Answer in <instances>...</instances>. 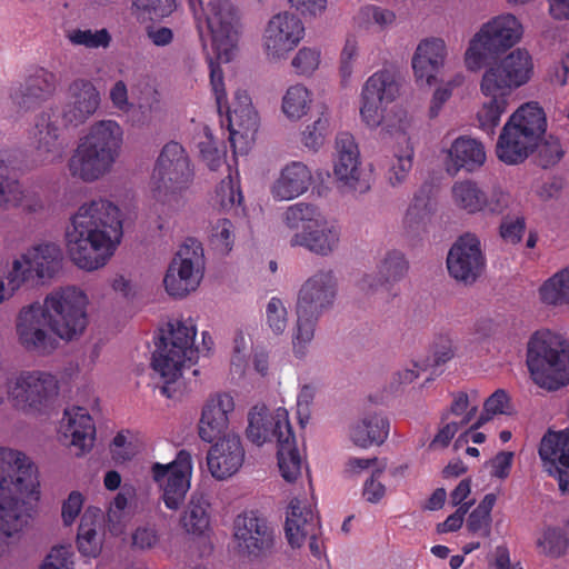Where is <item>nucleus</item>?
<instances>
[{
  "mask_svg": "<svg viewBox=\"0 0 569 569\" xmlns=\"http://www.w3.org/2000/svg\"><path fill=\"white\" fill-rule=\"evenodd\" d=\"M132 4L140 18L157 20L173 12L176 0H132Z\"/></svg>",
  "mask_w": 569,
  "mask_h": 569,
  "instance_id": "de8ad7c7",
  "label": "nucleus"
},
{
  "mask_svg": "<svg viewBox=\"0 0 569 569\" xmlns=\"http://www.w3.org/2000/svg\"><path fill=\"white\" fill-rule=\"evenodd\" d=\"M98 509L91 512L88 509L81 517L78 528L77 546L81 555L86 557H97L100 552V542L97 537L96 522Z\"/></svg>",
  "mask_w": 569,
  "mask_h": 569,
  "instance_id": "c03bdc74",
  "label": "nucleus"
},
{
  "mask_svg": "<svg viewBox=\"0 0 569 569\" xmlns=\"http://www.w3.org/2000/svg\"><path fill=\"white\" fill-rule=\"evenodd\" d=\"M399 93V84L389 70L375 72L365 82L361 91L360 116L370 128H377L383 120V103L392 102Z\"/></svg>",
  "mask_w": 569,
  "mask_h": 569,
  "instance_id": "a211bd4d",
  "label": "nucleus"
},
{
  "mask_svg": "<svg viewBox=\"0 0 569 569\" xmlns=\"http://www.w3.org/2000/svg\"><path fill=\"white\" fill-rule=\"evenodd\" d=\"M521 33L522 27L515 16L502 14L492 19L470 41L465 54L467 69H481L489 58L515 46Z\"/></svg>",
  "mask_w": 569,
  "mask_h": 569,
  "instance_id": "ddd939ff",
  "label": "nucleus"
},
{
  "mask_svg": "<svg viewBox=\"0 0 569 569\" xmlns=\"http://www.w3.org/2000/svg\"><path fill=\"white\" fill-rule=\"evenodd\" d=\"M100 93L90 80L77 79L69 84L61 119L66 127H78L96 113Z\"/></svg>",
  "mask_w": 569,
  "mask_h": 569,
  "instance_id": "b1692460",
  "label": "nucleus"
},
{
  "mask_svg": "<svg viewBox=\"0 0 569 569\" xmlns=\"http://www.w3.org/2000/svg\"><path fill=\"white\" fill-rule=\"evenodd\" d=\"M476 416V408H472L466 416H463L459 420H453L448 423H446L442 428L439 429L437 435L435 436L433 440L430 443L431 448L436 447H447L451 439L455 437V435L458 432V430L468 423L475 418Z\"/></svg>",
  "mask_w": 569,
  "mask_h": 569,
  "instance_id": "864d4df0",
  "label": "nucleus"
},
{
  "mask_svg": "<svg viewBox=\"0 0 569 569\" xmlns=\"http://www.w3.org/2000/svg\"><path fill=\"white\" fill-rule=\"evenodd\" d=\"M38 149L51 153L52 158L61 157L66 143L61 138L59 127L51 121L49 114H42L36 123Z\"/></svg>",
  "mask_w": 569,
  "mask_h": 569,
  "instance_id": "79ce46f5",
  "label": "nucleus"
},
{
  "mask_svg": "<svg viewBox=\"0 0 569 569\" xmlns=\"http://www.w3.org/2000/svg\"><path fill=\"white\" fill-rule=\"evenodd\" d=\"M569 540L566 531L560 527H547L537 539L539 551L550 558L563 556L568 549Z\"/></svg>",
  "mask_w": 569,
  "mask_h": 569,
  "instance_id": "a18cd8bd",
  "label": "nucleus"
},
{
  "mask_svg": "<svg viewBox=\"0 0 569 569\" xmlns=\"http://www.w3.org/2000/svg\"><path fill=\"white\" fill-rule=\"evenodd\" d=\"M385 466L381 468L376 469L370 478L366 480L363 485V497L367 501L376 503L380 501L385 493H386V487L380 481V477L383 472Z\"/></svg>",
  "mask_w": 569,
  "mask_h": 569,
  "instance_id": "0e129e2a",
  "label": "nucleus"
},
{
  "mask_svg": "<svg viewBox=\"0 0 569 569\" xmlns=\"http://www.w3.org/2000/svg\"><path fill=\"white\" fill-rule=\"evenodd\" d=\"M193 179V170L186 149L177 141L166 143L154 163L153 193L158 201L171 203Z\"/></svg>",
  "mask_w": 569,
  "mask_h": 569,
  "instance_id": "f8f14e48",
  "label": "nucleus"
},
{
  "mask_svg": "<svg viewBox=\"0 0 569 569\" xmlns=\"http://www.w3.org/2000/svg\"><path fill=\"white\" fill-rule=\"evenodd\" d=\"M21 184L17 179L0 176V208L7 209L21 200Z\"/></svg>",
  "mask_w": 569,
  "mask_h": 569,
  "instance_id": "052dcab7",
  "label": "nucleus"
},
{
  "mask_svg": "<svg viewBox=\"0 0 569 569\" xmlns=\"http://www.w3.org/2000/svg\"><path fill=\"white\" fill-rule=\"evenodd\" d=\"M27 253L38 279L51 278L60 268L61 251L53 243L36 246Z\"/></svg>",
  "mask_w": 569,
  "mask_h": 569,
  "instance_id": "ea45409f",
  "label": "nucleus"
},
{
  "mask_svg": "<svg viewBox=\"0 0 569 569\" xmlns=\"http://www.w3.org/2000/svg\"><path fill=\"white\" fill-rule=\"evenodd\" d=\"M247 438L257 446L277 443L278 466L282 478L293 482L301 475L302 460L284 408L270 412L264 405L254 406L248 415Z\"/></svg>",
  "mask_w": 569,
  "mask_h": 569,
  "instance_id": "39448f33",
  "label": "nucleus"
},
{
  "mask_svg": "<svg viewBox=\"0 0 569 569\" xmlns=\"http://www.w3.org/2000/svg\"><path fill=\"white\" fill-rule=\"evenodd\" d=\"M481 93L487 98V101L478 111L477 119L480 129L491 136L499 126L501 116L507 111L511 96L502 91H492L491 93L481 91Z\"/></svg>",
  "mask_w": 569,
  "mask_h": 569,
  "instance_id": "58836bf2",
  "label": "nucleus"
},
{
  "mask_svg": "<svg viewBox=\"0 0 569 569\" xmlns=\"http://www.w3.org/2000/svg\"><path fill=\"white\" fill-rule=\"evenodd\" d=\"M234 409L231 395L218 392L211 396L202 408L199 421V437L206 442L217 439L229 425V413Z\"/></svg>",
  "mask_w": 569,
  "mask_h": 569,
  "instance_id": "7c9ffc66",
  "label": "nucleus"
},
{
  "mask_svg": "<svg viewBox=\"0 0 569 569\" xmlns=\"http://www.w3.org/2000/svg\"><path fill=\"white\" fill-rule=\"evenodd\" d=\"M329 119L325 112L302 132V142L306 147L317 150L322 146L328 132Z\"/></svg>",
  "mask_w": 569,
  "mask_h": 569,
  "instance_id": "6e6d98bb",
  "label": "nucleus"
},
{
  "mask_svg": "<svg viewBox=\"0 0 569 569\" xmlns=\"http://www.w3.org/2000/svg\"><path fill=\"white\" fill-rule=\"evenodd\" d=\"M84 498L79 491H72L62 505V520L66 526L74 522L83 507Z\"/></svg>",
  "mask_w": 569,
  "mask_h": 569,
  "instance_id": "69168bd1",
  "label": "nucleus"
},
{
  "mask_svg": "<svg viewBox=\"0 0 569 569\" xmlns=\"http://www.w3.org/2000/svg\"><path fill=\"white\" fill-rule=\"evenodd\" d=\"M436 210L437 203L431 197V187L425 184L415 192L405 213L402 220L405 233L411 238L427 233Z\"/></svg>",
  "mask_w": 569,
  "mask_h": 569,
  "instance_id": "f704fd0d",
  "label": "nucleus"
},
{
  "mask_svg": "<svg viewBox=\"0 0 569 569\" xmlns=\"http://www.w3.org/2000/svg\"><path fill=\"white\" fill-rule=\"evenodd\" d=\"M122 236L119 207L104 198L92 199L81 204L71 218L67 231L69 256L79 268L97 270L113 256Z\"/></svg>",
  "mask_w": 569,
  "mask_h": 569,
  "instance_id": "f03ea898",
  "label": "nucleus"
},
{
  "mask_svg": "<svg viewBox=\"0 0 569 569\" xmlns=\"http://www.w3.org/2000/svg\"><path fill=\"white\" fill-rule=\"evenodd\" d=\"M87 296L76 287H66L49 293L43 305L31 303L22 308L17 320L20 343L39 355H49L57 340L44 329L48 325L63 340H72L87 327Z\"/></svg>",
  "mask_w": 569,
  "mask_h": 569,
  "instance_id": "f257e3e1",
  "label": "nucleus"
},
{
  "mask_svg": "<svg viewBox=\"0 0 569 569\" xmlns=\"http://www.w3.org/2000/svg\"><path fill=\"white\" fill-rule=\"evenodd\" d=\"M526 362L541 388L553 391L569 385V342L562 336L536 331L528 341Z\"/></svg>",
  "mask_w": 569,
  "mask_h": 569,
  "instance_id": "0eeeda50",
  "label": "nucleus"
},
{
  "mask_svg": "<svg viewBox=\"0 0 569 569\" xmlns=\"http://www.w3.org/2000/svg\"><path fill=\"white\" fill-rule=\"evenodd\" d=\"M266 318L269 328L276 335L282 333L287 328V309L279 298H271L266 307Z\"/></svg>",
  "mask_w": 569,
  "mask_h": 569,
  "instance_id": "5fc2aeb1",
  "label": "nucleus"
},
{
  "mask_svg": "<svg viewBox=\"0 0 569 569\" xmlns=\"http://www.w3.org/2000/svg\"><path fill=\"white\" fill-rule=\"evenodd\" d=\"M68 38L76 46L86 48H107L110 44L111 36L107 29L92 31L90 29H76L69 32Z\"/></svg>",
  "mask_w": 569,
  "mask_h": 569,
  "instance_id": "3c124183",
  "label": "nucleus"
},
{
  "mask_svg": "<svg viewBox=\"0 0 569 569\" xmlns=\"http://www.w3.org/2000/svg\"><path fill=\"white\" fill-rule=\"evenodd\" d=\"M413 148L407 143L406 149L395 153L388 170V180L391 186L402 183L412 168Z\"/></svg>",
  "mask_w": 569,
  "mask_h": 569,
  "instance_id": "8fccbe9b",
  "label": "nucleus"
},
{
  "mask_svg": "<svg viewBox=\"0 0 569 569\" xmlns=\"http://www.w3.org/2000/svg\"><path fill=\"white\" fill-rule=\"evenodd\" d=\"M311 102L310 91L301 84L288 88L282 98V111L290 119H300L309 109Z\"/></svg>",
  "mask_w": 569,
  "mask_h": 569,
  "instance_id": "49530a36",
  "label": "nucleus"
},
{
  "mask_svg": "<svg viewBox=\"0 0 569 569\" xmlns=\"http://www.w3.org/2000/svg\"><path fill=\"white\" fill-rule=\"evenodd\" d=\"M548 78L552 84L563 87L569 83V49L559 61L553 62L548 70Z\"/></svg>",
  "mask_w": 569,
  "mask_h": 569,
  "instance_id": "774afa93",
  "label": "nucleus"
},
{
  "mask_svg": "<svg viewBox=\"0 0 569 569\" xmlns=\"http://www.w3.org/2000/svg\"><path fill=\"white\" fill-rule=\"evenodd\" d=\"M409 262L399 250H390L377 264V276L365 274L359 281V288L366 295L386 292V298L396 297L393 284L403 279L408 272Z\"/></svg>",
  "mask_w": 569,
  "mask_h": 569,
  "instance_id": "a878e982",
  "label": "nucleus"
},
{
  "mask_svg": "<svg viewBox=\"0 0 569 569\" xmlns=\"http://www.w3.org/2000/svg\"><path fill=\"white\" fill-rule=\"evenodd\" d=\"M56 87L57 77L53 72L42 67H32L23 81L11 89L10 97L19 107L30 109L49 99Z\"/></svg>",
  "mask_w": 569,
  "mask_h": 569,
  "instance_id": "bb28decb",
  "label": "nucleus"
},
{
  "mask_svg": "<svg viewBox=\"0 0 569 569\" xmlns=\"http://www.w3.org/2000/svg\"><path fill=\"white\" fill-rule=\"evenodd\" d=\"M565 151L558 138L550 136L539 148V162L542 168L558 163Z\"/></svg>",
  "mask_w": 569,
  "mask_h": 569,
  "instance_id": "bf43d9fd",
  "label": "nucleus"
},
{
  "mask_svg": "<svg viewBox=\"0 0 569 569\" xmlns=\"http://www.w3.org/2000/svg\"><path fill=\"white\" fill-rule=\"evenodd\" d=\"M547 129L543 109L528 102L517 109L502 128L496 153L507 164L523 162L538 147Z\"/></svg>",
  "mask_w": 569,
  "mask_h": 569,
  "instance_id": "6e6552de",
  "label": "nucleus"
},
{
  "mask_svg": "<svg viewBox=\"0 0 569 569\" xmlns=\"http://www.w3.org/2000/svg\"><path fill=\"white\" fill-rule=\"evenodd\" d=\"M538 453L545 463L555 468L559 490L569 493V430L549 429L540 440Z\"/></svg>",
  "mask_w": 569,
  "mask_h": 569,
  "instance_id": "c85d7f7f",
  "label": "nucleus"
},
{
  "mask_svg": "<svg viewBox=\"0 0 569 569\" xmlns=\"http://www.w3.org/2000/svg\"><path fill=\"white\" fill-rule=\"evenodd\" d=\"M311 170L301 161L286 164L271 187L273 199L288 201L308 191L312 183Z\"/></svg>",
  "mask_w": 569,
  "mask_h": 569,
  "instance_id": "72a5a7b5",
  "label": "nucleus"
},
{
  "mask_svg": "<svg viewBox=\"0 0 569 569\" xmlns=\"http://www.w3.org/2000/svg\"><path fill=\"white\" fill-rule=\"evenodd\" d=\"M60 431L64 438H70L71 446L79 449L78 456L93 447L96 426L92 417L83 407H72L64 410Z\"/></svg>",
  "mask_w": 569,
  "mask_h": 569,
  "instance_id": "473e14b6",
  "label": "nucleus"
},
{
  "mask_svg": "<svg viewBox=\"0 0 569 569\" xmlns=\"http://www.w3.org/2000/svg\"><path fill=\"white\" fill-rule=\"evenodd\" d=\"M320 63V51L311 48H301L292 59V67L296 73L301 76L311 74Z\"/></svg>",
  "mask_w": 569,
  "mask_h": 569,
  "instance_id": "13d9d810",
  "label": "nucleus"
},
{
  "mask_svg": "<svg viewBox=\"0 0 569 569\" xmlns=\"http://www.w3.org/2000/svg\"><path fill=\"white\" fill-rule=\"evenodd\" d=\"M480 240L471 233L462 234L450 248L447 257L449 274L466 284L473 283L485 267Z\"/></svg>",
  "mask_w": 569,
  "mask_h": 569,
  "instance_id": "5701e85b",
  "label": "nucleus"
},
{
  "mask_svg": "<svg viewBox=\"0 0 569 569\" xmlns=\"http://www.w3.org/2000/svg\"><path fill=\"white\" fill-rule=\"evenodd\" d=\"M244 461V449L239 436L228 435L211 446L207 465L211 476L224 480L233 476Z\"/></svg>",
  "mask_w": 569,
  "mask_h": 569,
  "instance_id": "cd10ccee",
  "label": "nucleus"
},
{
  "mask_svg": "<svg viewBox=\"0 0 569 569\" xmlns=\"http://www.w3.org/2000/svg\"><path fill=\"white\" fill-rule=\"evenodd\" d=\"M71 556L69 548L63 546L53 547L46 557L41 569H72Z\"/></svg>",
  "mask_w": 569,
  "mask_h": 569,
  "instance_id": "e2e57ef3",
  "label": "nucleus"
},
{
  "mask_svg": "<svg viewBox=\"0 0 569 569\" xmlns=\"http://www.w3.org/2000/svg\"><path fill=\"white\" fill-rule=\"evenodd\" d=\"M284 221L290 229L302 228L301 232L292 236L291 247H305L320 256H328L338 247V228L329 224L311 203L298 202L290 206L284 212Z\"/></svg>",
  "mask_w": 569,
  "mask_h": 569,
  "instance_id": "9d476101",
  "label": "nucleus"
},
{
  "mask_svg": "<svg viewBox=\"0 0 569 569\" xmlns=\"http://www.w3.org/2000/svg\"><path fill=\"white\" fill-rule=\"evenodd\" d=\"M197 329L194 323L177 320L168 322V332L158 337L157 349L152 356V368L168 385L176 381L182 368L197 362L198 350L194 348Z\"/></svg>",
  "mask_w": 569,
  "mask_h": 569,
  "instance_id": "1a4fd4ad",
  "label": "nucleus"
},
{
  "mask_svg": "<svg viewBox=\"0 0 569 569\" xmlns=\"http://www.w3.org/2000/svg\"><path fill=\"white\" fill-rule=\"evenodd\" d=\"M319 532V518L307 501L293 498L287 510L284 533L292 548L301 547L307 537Z\"/></svg>",
  "mask_w": 569,
  "mask_h": 569,
  "instance_id": "2f4dec72",
  "label": "nucleus"
},
{
  "mask_svg": "<svg viewBox=\"0 0 569 569\" xmlns=\"http://www.w3.org/2000/svg\"><path fill=\"white\" fill-rule=\"evenodd\" d=\"M209 503L202 495H192L186 511L181 517V523L188 533L203 535L210 525Z\"/></svg>",
  "mask_w": 569,
  "mask_h": 569,
  "instance_id": "a19ab883",
  "label": "nucleus"
},
{
  "mask_svg": "<svg viewBox=\"0 0 569 569\" xmlns=\"http://www.w3.org/2000/svg\"><path fill=\"white\" fill-rule=\"evenodd\" d=\"M305 36V26L293 13L282 12L273 16L264 30L263 46L269 59L284 58L298 47Z\"/></svg>",
  "mask_w": 569,
  "mask_h": 569,
  "instance_id": "4be33fe9",
  "label": "nucleus"
},
{
  "mask_svg": "<svg viewBox=\"0 0 569 569\" xmlns=\"http://www.w3.org/2000/svg\"><path fill=\"white\" fill-rule=\"evenodd\" d=\"M204 269V254L200 241L187 238L172 259L163 279L166 291L183 298L200 284Z\"/></svg>",
  "mask_w": 569,
  "mask_h": 569,
  "instance_id": "4468645a",
  "label": "nucleus"
},
{
  "mask_svg": "<svg viewBox=\"0 0 569 569\" xmlns=\"http://www.w3.org/2000/svg\"><path fill=\"white\" fill-rule=\"evenodd\" d=\"M28 258V253L24 252L12 262V267L7 274L8 286L11 292L17 291L24 282L37 278L34 269H32Z\"/></svg>",
  "mask_w": 569,
  "mask_h": 569,
  "instance_id": "603ef678",
  "label": "nucleus"
},
{
  "mask_svg": "<svg viewBox=\"0 0 569 569\" xmlns=\"http://www.w3.org/2000/svg\"><path fill=\"white\" fill-rule=\"evenodd\" d=\"M533 71L531 56L525 49H516L499 63L487 69L480 82V91H502L509 96L513 89L527 83Z\"/></svg>",
  "mask_w": 569,
  "mask_h": 569,
  "instance_id": "2eb2a0df",
  "label": "nucleus"
},
{
  "mask_svg": "<svg viewBox=\"0 0 569 569\" xmlns=\"http://www.w3.org/2000/svg\"><path fill=\"white\" fill-rule=\"evenodd\" d=\"M526 230V221L523 217H506L500 224V236L509 243L516 244L520 242Z\"/></svg>",
  "mask_w": 569,
  "mask_h": 569,
  "instance_id": "680f3d73",
  "label": "nucleus"
},
{
  "mask_svg": "<svg viewBox=\"0 0 569 569\" xmlns=\"http://www.w3.org/2000/svg\"><path fill=\"white\" fill-rule=\"evenodd\" d=\"M152 478L162 489V500L170 510H177L183 503L190 488L192 460L189 451H178L174 460L162 465L156 462L151 467Z\"/></svg>",
  "mask_w": 569,
  "mask_h": 569,
  "instance_id": "f3484780",
  "label": "nucleus"
},
{
  "mask_svg": "<svg viewBox=\"0 0 569 569\" xmlns=\"http://www.w3.org/2000/svg\"><path fill=\"white\" fill-rule=\"evenodd\" d=\"M545 305L560 306L569 303V268H565L546 280L539 289Z\"/></svg>",
  "mask_w": 569,
  "mask_h": 569,
  "instance_id": "37998d69",
  "label": "nucleus"
},
{
  "mask_svg": "<svg viewBox=\"0 0 569 569\" xmlns=\"http://www.w3.org/2000/svg\"><path fill=\"white\" fill-rule=\"evenodd\" d=\"M233 536L238 547L252 557L269 553L274 545V530L257 511H246L234 519Z\"/></svg>",
  "mask_w": 569,
  "mask_h": 569,
  "instance_id": "412c9836",
  "label": "nucleus"
},
{
  "mask_svg": "<svg viewBox=\"0 0 569 569\" xmlns=\"http://www.w3.org/2000/svg\"><path fill=\"white\" fill-rule=\"evenodd\" d=\"M452 199L469 213H501L508 207L509 196L500 189H493L487 194L476 182L465 180L453 184Z\"/></svg>",
  "mask_w": 569,
  "mask_h": 569,
  "instance_id": "393cba45",
  "label": "nucleus"
},
{
  "mask_svg": "<svg viewBox=\"0 0 569 569\" xmlns=\"http://www.w3.org/2000/svg\"><path fill=\"white\" fill-rule=\"evenodd\" d=\"M449 159L455 173L460 169L471 172L480 168L486 161V151L481 142L472 138H457L449 150Z\"/></svg>",
  "mask_w": 569,
  "mask_h": 569,
  "instance_id": "c9c22d12",
  "label": "nucleus"
},
{
  "mask_svg": "<svg viewBox=\"0 0 569 569\" xmlns=\"http://www.w3.org/2000/svg\"><path fill=\"white\" fill-rule=\"evenodd\" d=\"M58 392V381L51 373L22 371L9 383L8 395L21 409L39 410Z\"/></svg>",
  "mask_w": 569,
  "mask_h": 569,
  "instance_id": "6ab92c4d",
  "label": "nucleus"
},
{
  "mask_svg": "<svg viewBox=\"0 0 569 569\" xmlns=\"http://www.w3.org/2000/svg\"><path fill=\"white\" fill-rule=\"evenodd\" d=\"M390 423L388 418L372 415L363 418L351 428L350 437L353 443L361 448L372 445H382L389 435Z\"/></svg>",
  "mask_w": 569,
  "mask_h": 569,
  "instance_id": "e433bc0d",
  "label": "nucleus"
},
{
  "mask_svg": "<svg viewBox=\"0 0 569 569\" xmlns=\"http://www.w3.org/2000/svg\"><path fill=\"white\" fill-rule=\"evenodd\" d=\"M214 199L223 210H229L242 203L243 196L239 187V181H236L231 173L217 187Z\"/></svg>",
  "mask_w": 569,
  "mask_h": 569,
  "instance_id": "09e8293b",
  "label": "nucleus"
},
{
  "mask_svg": "<svg viewBox=\"0 0 569 569\" xmlns=\"http://www.w3.org/2000/svg\"><path fill=\"white\" fill-rule=\"evenodd\" d=\"M237 10L229 0H211L209 2L207 26L211 34L213 50L220 61H230L237 34Z\"/></svg>",
  "mask_w": 569,
  "mask_h": 569,
  "instance_id": "aec40b11",
  "label": "nucleus"
},
{
  "mask_svg": "<svg viewBox=\"0 0 569 569\" xmlns=\"http://www.w3.org/2000/svg\"><path fill=\"white\" fill-rule=\"evenodd\" d=\"M201 159L212 171L217 170L224 162V152L218 149L211 139L199 143Z\"/></svg>",
  "mask_w": 569,
  "mask_h": 569,
  "instance_id": "338daca9",
  "label": "nucleus"
},
{
  "mask_svg": "<svg viewBox=\"0 0 569 569\" xmlns=\"http://www.w3.org/2000/svg\"><path fill=\"white\" fill-rule=\"evenodd\" d=\"M37 469L21 451L0 447V555L6 538L20 532L28 523L26 499H39Z\"/></svg>",
  "mask_w": 569,
  "mask_h": 569,
  "instance_id": "7ed1b4c3",
  "label": "nucleus"
},
{
  "mask_svg": "<svg viewBox=\"0 0 569 569\" xmlns=\"http://www.w3.org/2000/svg\"><path fill=\"white\" fill-rule=\"evenodd\" d=\"M455 356L452 339L448 335H439L436 337L432 347V357L428 359L423 366L413 363V369H406L399 372L400 383H411L419 377L420 370H426L428 367H439L451 360Z\"/></svg>",
  "mask_w": 569,
  "mask_h": 569,
  "instance_id": "4c0bfd02",
  "label": "nucleus"
},
{
  "mask_svg": "<svg viewBox=\"0 0 569 569\" xmlns=\"http://www.w3.org/2000/svg\"><path fill=\"white\" fill-rule=\"evenodd\" d=\"M338 281L330 269L319 270L301 286L297 300V329L293 335V351L298 358L306 355V346L315 336L320 316L329 310L336 299Z\"/></svg>",
  "mask_w": 569,
  "mask_h": 569,
  "instance_id": "423d86ee",
  "label": "nucleus"
},
{
  "mask_svg": "<svg viewBox=\"0 0 569 569\" xmlns=\"http://www.w3.org/2000/svg\"><path fill=\"white\" fill-rule=\"evenodd\" d=\"M446 56L447 48L442 39L430 38L422 40L412 57V69L417 83L420 86H432L443 67Z\"/></svg>",
  "mask_w": 569,
  "mask_h": 569,
  "instance_id": "c756f323",
  "label": "nucleus"
},
{
  "mask_svg": "<svg viewBox=\"0 0 569 569\" xmlns=\"http://www.w3.org/2000/svg\"><path fill=\"white\" fill-rule=\"evenodd\" d=\"M208 64L210 69V84L216 98L218 111L222 114L223 110H226L230 142L234 146L238 138L252 140L258 131L259 117L252 107L250 96L246 90H238L234 93L231 106H229L224 89L223 72L219 62L208 57Z\"/></svg>",
  "mask_w": 569,
  "mask_h": 569,
  "instance_id": "9b49d317",
  "label": "nucleus"
},
{
  "mask_svg": "<svg viewBox=\"0 0 569 569\" xmlns=\"http://www.w3.org/2000/svg\"><path fill=\"white\" fill-rule=\"evenodd\" d=\"M123 130L114 120L94 122L79 139L68 161L73 178L93 182L108 173L120 156Z\"/></svg>",
  "mask_w": 569,
  "mask_h": 569,
  "instance_id": "20e7f679",
  "label": "nucleus"
},
{
  "mask_svg": "<svg viewBox=\"0 0 569 569\" xmlns=\"http://www.w3.org/2000/svg\"><path fill=\"white\" fill-rule=\"evenodd\" d=\"M336 144L338 157L333 174L338 189L355 197L368 192L371 188L370 176L360 168L359 149L352 134L339 133Z\"/></svg>",
  "mask_w": 569,
  "mask_h": 569,
  "instance_id": "dca6fc26",
  "label": "nucleus"
},
{
  "mask_svg": "<svg viewBox=\"0 0 569 569\" xmlns=\"http://www.w3.org/2000/svg\"><path fill=\"white\" fill-rule=\"evenodd\" d=\"M233 224L229 219H220L212 227L211 242L216 249L228 253L233 246Z\"/></svg>",
  "mask_w": 569,
  "mask_h": 569,
  "instance_id": "4d7b16f0",
  "label": "nucleus"
}]
</instances>
